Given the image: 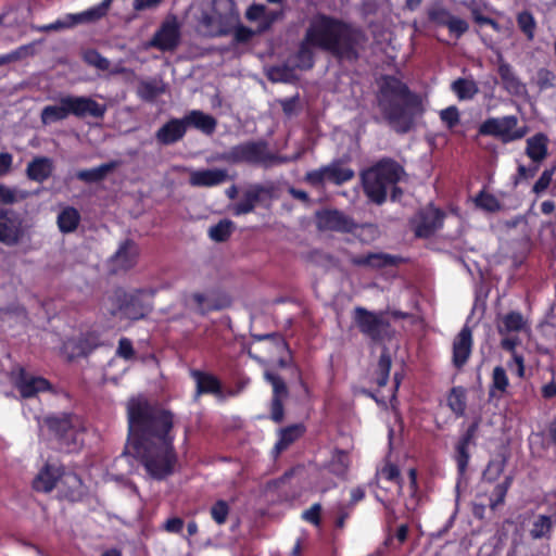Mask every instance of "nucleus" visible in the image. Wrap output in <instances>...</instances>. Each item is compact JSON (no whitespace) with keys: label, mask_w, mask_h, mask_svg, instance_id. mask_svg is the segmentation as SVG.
I'll use <instances>...</instances> for the list:
<instances>
[{"label":"nucleus","mask_w":556,"mask_h":556,"mask_svg":"<svg viewBox=\"0 0 556 556\" xmlns=\"http://www.w3.org/2000/svg\"><path fill=\"white\" fill-rule=\"evenodd\" d=\"M127 417L129 438L147 472L156 480L172 475L177 463L173 414L138 397L128 401Z\"/></svg>","instance_id":"obj_1"},{"label":"nucleus","mask_w":556,"mask_h":556,"mask_svg":"<svg viewBox=\"0 0 556 556\" xmlns=\"http://www.w3.org/2000/svg\"><path fill=\"white\" fill-rule=\"evenodd\" d=\"M304 36L314 48L348 62L359 59V49L367 39L361 28L324 13L317 14L311 21Z\"/></svg>","instance_id":"obj_2"},{"label":"nucleus","mask_w":556,"mask_h":556,"mask_svg":"<svg viewBox=\"0 0 556 556\" xmlns=\"http://www.w3.org/2000/svg\"><path fill=\"white\" fill-rule=\"evenodd\" d=\"M418 97L408 86L392 75H384L379 88V106L388 123L405 134L414 126V110L419 106Z\"/></svg>","instance_id":"obj_3"},{"label":"nucleus","mask_w":556,"mask_h":556,"mask_svg":"<svg viewBox=\"0 0 556 556\" xmlns=\"http://www.w3.org/2000/svg\"><path fill=\"white\" fill-rule=\"evenodd\" d=\"M404 174L403 167L392 160H382L362 174L365 194L380 205L387 199L390 186L396 185Z\"/></svg>","instance_id":"obj_4"},{"label":"nucleus","mask_w":556,"mask_h":556,"mask_svg":"<svg viewBox=\"0 0 556 556\" xmlns=\"http://www.w3.org/2000/svg\"><path fill=\"white\" fill-rule=\"evenodd\" d=\"M353 320L361 333L376 343L390 341L395 332L383 313L371 312L362 306L354 308Z\"/></svg>","instance_id":"obj_5"},{"label":"nucleus","mask_w":556,"mask_h":556,"mask_svg":"<svg viewBox=\"0 0 556 556\" xmlns=\"http://www.w3.org/2000/svg\"><path fill=\"white\" fill-rule=\"evenodd\" d=\"M103 307L112 317L129 320H139L149 313V307L143 304L136 293H127L123 289H116L103 302Z\"/></svg>","instance_id":"obj_6"},{"label":"nucleus","mask_w":556,"mask_h":556,"mask_svg":"<svg viewBox=\"0 0 556 556\" xmlns=\"http://www.w3.org/2000/svg\"><path fill=\"white\" fill-rule=\"evenodd\" d=\"M49 430L59 440L60 446L67 452L79 448L81 440L79 439L81 424L76 415L61 414L49 416L45 419Z\"/></svg>","instance_id":"obj_7"},{"label":"nucleus","mask_w":556,"mask_h":556,"mask_svg":"<svg viewBox=\"0 0 556 556\" xmlns=\"http://www.w3.org/2000/svg\"><path fill=\"white\" fill-rule=\"evenodd\" d=\"M518 118L515 115L486 118L478 129L480 136L501 137L502 139H521L525 130L517 129Z\"/></svg>","instance_id":"obj_8"},{"label":"nucleus","mask_w":556,"mask_h":556,"mask_svg":"<svg viewBox=\"0 0 556 556\" xmlns=\"http://www.w3.org/2000/svg\"><path fill=\"white\" fill-rule=\"evenodd\" d=\"M23 217L13 210L0 208V242L8 245H17L26 235Z\"/></svg>","instance_id":"obj_9"},{"label":"nucleus","mask_w":556,"mask_h":556,"mask_svg":"<svg viewBox=\"0 0 556 556\" xmlns=\"http://www.w3.org/2000/svg\"><path fill=\"white\" fill-rule=\"evenodd\" d=\"M60 480L74 488L79 486L81 483L80 478L76 473H65L61 468L47 464L34 479L33 488L38 492L48 493L55 488L56 482Z\"/></svg>","instance_id":"obj_10"},{"label":"nucleus","mask_w":556,"mask_h":556,"mask_svg":"<svg viewBox=\"0 0 556 556\" xmlns=\"http://www.w3.org/2000/svg\"><path fill=\"white\" fill-rule=\"evenodd\" d=\"M445 213L432 205H428L418 211L412 219V225L416 237L429 238L442 226Z\"/></svg>","instance_id":"obj_11"},{"label":"nucleus","mask_w":556,"mask_h":556,"mask_svg":"<svg viewBox=\"0 0 556 556\" xmlns=\"http://www.w3.org/2000/svg\"><path fill=\"white\" fill-rule=\"evenodd\" d=\"M316 226L323 231L352 232L356 223L339 210L326 208L316 213Z\"/></svg>","instance_id":"obj_12"},{"label":"nucleus","mask_w":556,"mask_h":556,"mask_svg":"<svg viewBox=\"0 0 556 556\" xmlns=\"http://www.w3.org/2000/svg\"><path fill=\"white\" fill-rule=\"evenodd\" d=\"M264 378L273 387L270 418L273 421L280 424L282 422L285 416L283 400H286L289 395L288 387L285 379L271 370H266L264 372Z\"/></svg>","instance_id":"obj_13"},{"label":"nucleus","mask_w":556,"mask_h":556,"mask_svg":"<svg viewBox=\"0 0 556 556\" xmlns=\"http://www.w3.org/2000/svg\"><path fill=\"white\" fill-rule=\"evenodd\" d=\"M70 115L77 118H102L106 112V105L97 102L86 96H66Z\"/></svg>","instance_id":"obj_14"},{"label":"nucleus","mask_w":556,"mask_h":556,"mask_svg":"<svg viewBox=\"0 0 556 556\" xmlns=\"http://www.w3.org/2000/svg\"><path fill=\"white\" fill-rule=\"evenodd\" d=\"M105 15H106V12L98 4L97 7L91 8L83 13L70 14L67 16L70 22L58 20L50 24L33 26V29L36 31H39V33L58 31V30H61L64 28L72 27L78 23L100 20L101 17H103Z\"/></svg>","instance_id":"obj_15"},{"label":"nucleus","mask_w":556,"mask_h":556,"mask_svg":"<svg viewBox=\"0 0 556 556\" xmlns=\"http://www.w3.org/2000/svg\"><path fill=\"white\" fill-rule=\"evenodd\" d=\"M481 422V417L475 418V420L469 425L466 432L459 438L458 442L455 446V460L457 464V469L460 475H464L467 470L470 454L469 446L475 445V439L478 433L479 427Z\"/></svg>","instance_id":"obj_16"},{"label":"nucleus","mask_w":556,"mask_h":556,"mask_svg":"<svg viewBox=\"0 0 556 556\" xmlns=\"http://www.w3.org/2000/svg\"><path fill=\"white\" fill-rule=\"evenodd\" d=\"M179 41V25L175 21H165L154 33L150 46L161 51H173L178 47Z\"/></svg>","instance_id":"obj_17"},{"label":"nucleus","mask_w":556,"mask_h":556,"mask_svg":"<svg viewBox=\"0 0 556 556\" xmlns=\"http://www.w3.org/2000/svg\"><path fill=\"white\" fill-rule=\"evenodd\" d=\"M271 192V187L252 185L244 191L242 200L233 204L230 211L236 216L249 214L265 197L270 198Z\"/></svg>","instance_id":"obj_18"},{"label":"nucleus","mask_w":556,"mask_h":556,"mask_svg":"<svg viewBox=\"0 0 556 556\" xmlns=\"http://www.w3.org/2000/svg\"><path fill=\"white\" fill-rule=\"evenodd\" d=\"M138 255L137 244L130 239L125 240L110 258L111 271L116 274L132 268L137 263Z\"/></svg>","instance_id":"obj_19"},{"label":"nucleus","mask_w":556,"mask_h":556,"mask_svg":"<svg viewBox=\"0 0 556 556\" xmlns=\"http://www.w3.org/2000/svg\"><path fill=\"white\" fill-rule=\"evenodd\" d=\"M472 349V331L464 326L453 341V365L460 369L468 361Z\"/></svg>","instance_id":"obj_20"},{"label":"nucleus","mask_w":556,"mask_h":556,"mask_svg":"<svg viewBox=\"0 0 556 556\" xmlns=\"http://www.w3.org/2000/svg\"><path fill=\"white\" fill-rule=\"evenodd\" d=\"M229 305V299H224L219 303L202 292H193L186 298V306L202 316L206 315L208 312L219 311Z\"/></svg>","instance_id":"obj_21"},{"label":"nucleus","mask_w":556,"mask_h":556,"mask_svg":"<svg viewBox=\"0 0 556 556\" xmlns=\"http://www.w3.org/2000/svg\"><path fill=\"white\" fill-rule=\"evenodd\" d=\"M16 387L23 397L35 396L38 392L50 389L47 379L28 375L24 369L21 370Z\"/></svg>","instance_id":"obj_22"},{"label":"nucleus","mask_w":556,"mask_h":556,"mask_svg":"<svg viewBox=\"0 0 556 556\" xmlns=\"http://www.w3.org/2000/svg\"><path fill=\"white\" fill-rule=\"evenodd\" d=\"M227 177V170L219 168L193 170L189 184L193 187H213L223 184Z\"/></svg>","instance_id":"obj_23"},{"label":"nucleus","mask_w":556,"mask_h":556,"mask_svg":"<svg viewBox=\"0 0 556 556\" xmlns=\"http://www.w3.org/2000/svg\"><path fill=\"white\" fill-rule=\"evenodd\" d=\"M190 374L197 383V396L203 393H211L219 399H224L220 381L215 376L198 369L191 370Z\"/></svg>","instance_id":"obj_24"},{"label":"nucleus","mask_w":556,"mask_h":556,"mask_svg":"<svg viewBox=\"0 0 556 556\" xmlns=\"http://www.w3.org/2000/svg\"><path fill=\"white\" fill-rule=\"evenodd\" d=\"M351 263L359 267H369L374 269L394 266L397 264V257L387 253H368L366 255H356L351 257Z\"/></svg>","instance_id":"obj_25"},{"label":"nucleus","mask_w":556,"mask_h":556,"mask_svg":"<svg viewBox=\"0 0 556 556\" xmlns=\"http://www.w3.org/2000/svg\"><path fill=\"white\" fill-rule=\"evenodd\" d=\"M184 117L188 129H198L206 136L212 135L216 128V119L212 115L206 114L202 111L192 110Z\"/></svg>","instance_id":"obj_26"},{"label":"nucleus","mask_w":556,"mask_h":556,"mask_svg":"<svg viewBox=\"0 0 556 556\" xmlns=\"http://www.w3.org/2000/svg\"><path fill=\"white\" fill-rule=\"evenodd\" d=\"M556 526V509L548 515H538L530 529V536L533 540L551 539Z\"/></svg>","instance_id":"obj_27"},{"label":"nucleus","mask_w":556,"mask_h":556,"mask_svg":"<svg viewBox=\"0 0 556 556\" xmlns=\"http://www.w3.org/2000/svg\"><path fill=\"white\" fill-rule=\"evenodd\" d=\"M52 170V161L49 157L42 156L36 157L28 163L26 174L30 180L42 182L51 176Z\"/></svg>","instance_id":"obj_28"},{"label":"nucleus","mask_w":556,"mask_h":556,"mask_svg":"<svg viewBox=\"0 0 556 556\" xmlns=\"http://www.w3.org/2000/svg\"><path fill=\"white\" fill-rule=\"evenodd\" d=\"M70 116L66 96L61 97L58 104L47 105L42 109L40 118L42 124L50 125Z\"/></svg>","instance_id":"obj_29"},{"label":"nucleus","mask_w":556,"mask_h":556,"mask_svg":"<svg viewBox=\"0 0 556 556\" xmlns=\"http://www.w3.org/2000/svg\"><path fill=\"white\" fill-rule=\"evenodd\" d=\"M527 326V321L519 312H509L503 315L497 323V331L502 336H506L511 332H519Z\"/></svg>","instance_id":"obj_30"},{"label":"nucleus","mask_w":556,"mask_h":556,"mask_svg":"<svg viewBox=\"0 0 556 556\" xmlns=\"http://www.w3.org/2000/svg\"><path fill=\"white\" fill-rule=\"evenodd\" d=\"M118 165V161H111L101 164L98 167L79 170L77 172L76 177L77 179L85 182H99L104 179L109 173L113 172Z\"/></svg>","instance_id":"obj_31"},{"label":"nucleus","mask_w":556,"mask_h":556,"mask_svg":"<svg viewBox=\"0 0 556 556\" xmlns=\"http://www.w3.org/2000/svg\"><path fill=\"white\" fill-rule=\"evenodd\" d=\"M187 130L185 117L170 118L156 131L155 139H181Z\"/></svg>","instance_id":"obj_32"},{"label":"nucleus","mask_w":556,"mask_h":556,"mask_svg":"<svg viewBox=\"0 0 556 556\" xmlns=\"http://www.w3.org/2000/svg\"><path fill=\"white\" fill-rule=\"evenodd\" d=\"M498 76L502 80L504 88L511 93H519L523 88L519 78L516 76L511 65L507 62L501 61L497 67Z\"/></svg>","instance_id":"obj_33"},{"label":"nucleus","mask_w":556,"mask_h":556,"mask_svg":"<svg viewBox=\"0 0 556 556\" xmlns=\"http://www.w3.org/2000/svg\"><path fill=\"white\" fill-rule=\"evenodd\" d=\"M80 222L79 212L73 206H66L58 215V227L61 232L70 233L77 229Z\"/></svg>","instance_id":"obj_34"},{"label":"nucleus","mask_w":556,"mask_h":556,"mask_svg":"<svg viewBox=\"0 0 556 556\" xmlns=\"http://www.w3.org/2000/svg\"><path fill=\"white\" fill-rule=\"evenodd\" d=\"M311 42L306 41L304 36L303 40L299 45V49L295 53V65L301 71H309L315 65V55Z\"/></svg>","instance_id":"obj_35"},{"label":"nucleus","mask_w":556,"mask_h":556,"mask_svg":"<svg viewBox=\"0 0 556 556\" xmlns=\"http://www.w3.org/2000/svg\"><path fill=\"white\" fill-rule=\"evenodd\" d=\"M326 181L334 185H341L354 177V172L348 167L341 166L339 163H332L324 166Z\"/></svg>","instance_id":"obj_36"},{"label":"nucleus","mask_w":556,"mask_h":556,"mask_svg":"<svg viewBox=\"0 0 556 556\" xmlns=\"http://www.w3.org/2000/svg\"><path fill=\"white\" fill-rule=\"evenodd\" d=\"M235 2L233 0H213V14L204 15L203 23L211 25L217 15L220 20L228 21L233 15Z\"/></svg>","instance_id":"obj_37"},{"label":"nucleus","mask_w":556,"mask_h":556,"mask_svg":"<svg viewBox=\"0 0 556 556\" xmlns=\"http://www.w3.org/2000/svg\"><path fill=\"white\" fill-rule=\"evenodd\" d=\"M392 361L389 349L383 346L381 355L379 357L377 368L375 370V381L378 387H384L389 380L390 369Z\"/></svg>","instance_id":"obj_38"},{"label":"nucleus","mask_w":556,"mask_h":556,"mask_svg":"<svg viewBox=\"0 0 556 556\" xmlns=\"http://www.w3.org/2000/svg\"><path fill=\"white\" fill-rule=\"evenodd\" d=\"M451 88L459 100H470L479 92L476 81L467 78H457Z\"/></svg>","instance_id":"obj_39"},{"label":"nucleus","mask_w":556,"mask_h":556,"mask_svg":"<svg viewBox=\"0 0 556 556\" xmlns=\"http://www.w3.org/2000/svg\"><path fill=\"white\" fill-rule=\"evenodd\" d=\"M304 432V427L301 424L292 425L280 430L279 440L275 448L278 452L286 450L290 444L298 440Z\"/></svg>","instance_id":"obj_40"},{"label":"nucleus","mask_w":556,"mask_h":556,"mask_svg":"<svg viewBox=\"0 0 556 556\" xmlns=\"http://www.w3.org/2000/svg\"><path fill=\"white\" fill-rule=\"evenodd\" d=\"M350 467V459L346 452L338 450L329 462L328 468L337 477L344 478Z\"/></svg>","instance_id":"obj_41"},{"label":"nucleus","mask_w":556,"mask_h":556,"mask_svg":"<svg viewBox=\"0 0 556 556\" xmlns=\"http://www.w3.org/2000/svg\"><path fill=\"white\" fill-rule=\"evenodd\" d=\"M447 405L456 416H463L466 410V392L462 387H454L447 396Z\"/></svg>","instance_id":"obj_42"},{"label":"nucleus","mask_w":556,"mask_h":556,"mask_svg":"<svg viewBox=\"0 0 556 556\" xmlns=\"http://www.w3.org/2000/svg\"><path fill=\"white\" fill-rule=\"evenodd\" d=\"M232 231L233 223L229 219H223L210 227L208 236L215 242H224L231 236Z\"/></svg>","instance_id":"obj_43"},{"label":"nucleus","mask_w":556,"mask_h":556,"mask_svg":"<svg viewBox=\"0 0 556 556\" xmlns=\"http://www.w3.org/2000/svg\"><path fill=\"white\" fill-rule=\"evenodd\" d=\"M517 25L528 40H533L536 22L530 11H522L517 14Z\"/></svg>","instance_id":"obj_44"},{"label":"nucleus","mask_w":556,"mask_h":556,"mask_svg":"<svg viewBox=\"0 0 556 556\" xmlns=\"http://www.w3.org/2000/svg\"><path fill=\"white\" fill-rule=\"evenodd\" d=\"M164 92V88L156 81L144 80L138 86V96L147 102L154 101L160 94Z\"/></svg>","instance_id":"obj_45"},{"label":"nucleus","mask_w":556,"mask_h":556,"mask_svg":"<svg viewBox=\"0 0 556 556\" xmlns=\"http://www.w3.org/2000/svg\"><path fill=\"white\" fill-rule=\"evenodd\" d=\"M475 203L479 208L489 213H495L503 208V205L497 200V198L485 191L479 192L475 199Z\"/></svg>","instance_id":"obj_46"},{"label":"nucleus","mask_w":556,"mask_h":556,"mask_svg":"<svg viewBox=\"0 0 556 556\" xmlns=\"http://www.w3.org/2000/svg\"><path fill=\"white\" fill-rule=\"evenodd\" d=\"M556 74L545 67L539 68L533 77V83L540 91L551 89L555 86Z\"/></svg>","instance_id":"obj_47"},{"label":"nucleus","mask_w":556,"mask_h":556,"mask_svg":"<svg viewBox=\"0 0 556 556\" xmlns=\"http://www.w3.org/2000/svg\"><path fill=\"white\" fill-rule=\"evenodd\" d=\"M505 466L506 459L504 457L490 460L483 471V479L488 482H494L503 473Z\"/></svg>","instance_id":"obj_48"},{"label":"nucleus","mask_w":556,"mask_h":556,"mask_svg":"<svg viewBox=\"0 0 556 556\" xmlns=\"http://www.w3.org/2000/svg\"><path fill=\"white\" fill-rule=\"evenodd\" d=\"M442 124L450 130L454 129L460 122L459 110L455 105H450L439 113Z\"/></svg>","instance_id":"obj_49"},{"label":"nucleus","mask_w":556,"mask_h":556,"mask_svg":"<svg viewBox=\"0 0 556 556\" xmlns=\"http://www.w3.org/2000/svg\"><path fill=\"white\" fill-rule=\"evenodd\" d=\"M84 61L100 71H108L110 68V61L96 49L87 50L84 53Z\"/></svg>","instance_id":"obj_50"},{"label":"nucleus","mask_w":556,"mask_h":556,"mask_svg":"<svg viewBox=\"0 0 556 556\" xmlns=\"http://www.w3.org/2000/svg\"><path fill=\"white\" fill-rule=\"evenodd\" d=\"M28 193L26 191H18L14 188H9L0 185V204H13L26 199Z\"/></svg>","instance_id":"obj_51"},{"label":"nucleus","mask_w":556,"mask_h":556,"mask_svg":"<svg viewBox=\"0 0 556 556\" xmlns=\"http://www.w3.org/2000/svg\"><path fill=\"white\" fill-rule=\"evenodd\" d=\"M508 387V378L505 369L502 366H496L492 374V386L490 390V396L494 394V390L504 393Z\"/></svg>","instance_id":"obj_52"},{"label":"nucleus","mask_w":556,"mask_h":556,"mask_svg":"<svg viewBox=\"0 0 556 556\" xmlns=\"http://www.w3.org/2000/svg\"><path fill=\"white\" fill-rule=\"evenodd\" d=\"M511 477H506L502 483H498L494 488L493 495L495 496V498H491L490 501L491 509L494 510L498 505H502L504 503L507 491L511 484Z\"/></svg>","instance_id":"obj_53"},{"label":"nucleus","mask_w":556,"mask_h":556,"mask_svg":"<svg viewBox=\"0 0 556 556\" xmlns=\"http://www.w3.org/2000/svg\"><path fill=\"white\" fill-rule=\"evenodd\" d=\"M527 155L535 163L541 162L547 155V148L544 141H528Z\"/></svg>","instance_id":"obj_54"},{"label":"nucleus","mask_w":556,"mask_h":556,"mask_svg":"<svg viewBox=\"0 0 556 556\" xmlns=\"http://www.w3.org/2000/svg\"><path fill=\"white\" fill-rule=\"evenodd\" d=\"M211 516L217 525H224L227 521L230 508L226 501L218 500L211 507Z\"/></svg>","instance_id":"obj_55"},{"label":"nucleus","mask_w":556,"mask_h":556,"mask_svg":"<svg viewBox=\"0 0 556 556\" xmlns=\"http://www.w3.org/2000/svg\"><path fill=\"white\" fill-rule=\"evenodd\" d=\"M452 16L453 15L450 13V11L444 8H434L428 12L429 21L439 26L446 27Z\"/></svg>","instance_id":"obj_56"},{"label":"nucleus","mask_w":556,"mask_h":556,"mask_svg":"<svg viewBox=\"0 0 556 556\" xmlns=\"http://www.w3.org/2000/svg\"><path fill=\"white\" fill-rule=\"evenodd\" d=\"M554 172H555V167H552V168L545 169L541 174L540 178L535 181V184L533 185V188H532V191L535 194H541L547 190V188L549 187V185L552 182Z\"/></svg>","instance_id":"obj_57"},{"label":"nucleus","mask_w":556,"mask_h":556,"mask_svg":"<svg viewBox=\"0 0 556 556\" xmlns=\"http://www.w3.org/2000/svg\"><path fill=\"white\" fill-rule=\"evenodd\" d=\"M381 476L388 480V481H394L399 490H402L403 486V480L401 478L400 469L396 465L388 463L386 466L381 469Z\"/></svg>","instance_id":"obj_58"},{"label":"nucleus","mask_w":556,"mask_h":556,"mask_svg":"<svg viewBox=\"0 0 556 556\" xmlns=\"http://www.w3.org/2000/svg\"><path fill=\"white\" fill-rule=\"evenodd\" d=\"M446 27L458 39L465 33H467V30L469 28V25H468V23L465 20L456 17V16L453 15L452 18L448 21V24H447Z\"/></svg>","instance_id":"obj_59"},{"label":"nucleus","mask_w":556,"mask_h":556,"mask_svg":"<svg viewBox=\"0 0 556 556\" xmlns=\"http://www.w3.org/2000/svg\"><path fill=\"white\" fill-rule=\"evenodd\" d=\"M116 354L124 359L132 358L135 356V350L132 348L131 341L127 338H121L118 341Z\"/></svg>","instance_id":"obj_60"},{"label":"nucleus","mask_w":556,"mask_h":556,"mask_svg":"<svg viewBox=\"0 0 556 556\" xmlns=\"http://www.w3.org/2000/svg\"><path fill=\"white\" fill-rule=\"evenodd\" d=\"M305 181L314 187H319L326 184V176L324 167L308 172L305 176Z\"/></svg>","instance_id":"obj_61"},{"label":"nucleus","mask_w":556,"mask_h":556,"mask_svg":"<svg viewBox=\"0 0 556 556\" xmlns=\"http://www.w3.org/2000/svg\"><path fill=\"white\" fill-rule=\"evenodd\" d=\"M320 513L321 505L319 503H316L309 509L305 510L302 514V518L307 522L318 526L320 523Z\"/></svg>","instance_id":"obj_62"},{"label":"nucleus","mask_w":556,"mask_h":556,"mask_svg":"<svg viewBox=\"0 0 556 556\" xmlns=\"http://www.w3.org/2000/svg\"><path fill=\"white\" fill-rule=\"evenodd\" d=\"M253 35V30L244 25H238L233 31L235 41L238 43L250 41Z\"/></svg>","instance_id":"obj_63"},{"label":"nucleus","mask_w":556,"mask_h":556,"mask_svg":"<svg viewBox=\"0 0 556 556\" xmlns=\"http://www.w3.org/2000/svg\"><path fill=\"white\" fill-rule=\"evenodd\" d=\"M97 345L96 338L80 337L77 341L78 355H87Z\"/></svg>","instance_id":"obj_64"}]
</instances>
